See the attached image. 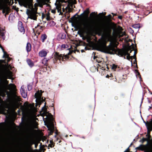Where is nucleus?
I'll list each match as a JSON object with an SVG mask.
<instances>
[{"mask_svg":"<svg viewBox=\"0 0 152 152\" xmlns=\"http://www.w3.org/2000/svg\"><path fill=\"white\" fill-rule=\"evenodd\" d=\"M106 41L105 39H103L96 44L94 45L95 48L97 50L104 53L114 54L117 52V50L115 48L116 45L114 42H110L107 46H106Z\"/></svg>","mask_w":152,"mask_h":152,"instance_id":"1","label":"nucleus"},{"mask_svg":"<svg viewBox=\"0 0 152 152\" xmlns=\"http://www.w3.org/2000/svg\"><path fill=\"white\" fill-rule=\"evenodd\" d=\"M131 66H132V60L131 61Z\"/></svg>","mask_w":152,"mask_h":152,"instance_id":"46","label":"nucleus"},{"mask_svg":"<svg viewBox=\"0 0 152 152\" xmlns=\"http://www.w3.org/2000/svg\"><path fill=\"white\" fill-rule=\"evenodd\" d=\"M77 26L79 29L86 34L88 33L94 29L93 26L86 20L82 21L77 23Z\"/></svg>","mask_w":152,"mask_h":152,"instance_id":"2","label":"nucleus"},{"mask_svg":"<svg viewBox=\"0 0 152 152\" xmlns=\"http://www.w3.org/2000/svg\"><path fill=\"white\" fill-rule=\"evenodd\" d=\"M95 58H96L95 56H94V59H95Z\"/></svg>","mask_w":152,"mask_h":152,"instance_id":"48","label":"nucleus"},{"mask_svg":"<svg viewBox=\"0 0 152 152\" xmlns=\"http://www.w3.org/2000/svg\"><path fill=\"white\" fill-rule=\"evenodd\" d=\"M18 29L19 31L22 33H24L25 32V30L24 28L22 26V23L21 22L19 21L18 23Z\"/></svg>","mask_w":152,"mask_h":152,"instance_id":"9","label":"nucleus"},{"mask_svg":"<svg viewBox=\"0 0 152 152\" xmlns=\"http://www.w3.org/2000/svg\"><path fill=\"white\" fill-rule=\"evenodd\" d=\"M36 13L37 12L35 11L34 10L31 11L30 12L29 16H28V18L33 19L34 20H36Z\"/></svg>","mask_w":152,"mask_h":152,"instance_id":"7","label":"nucleus"},{"mask_svg":"<svg viewBox=\"0 0 152 152\" xmlns=\"http://www.w3.org/2000/svg\"><path fill=\"white\" fill-rule=\"evenodd\" d=\"M111 37V36L110 34V32H109V31L107 32V33L105 37H106V38L107 37Z\"/></svg>","mask_w":152,"mask_h":152,"instance_id":"29","label":"nucleus"},{"mask_svg":"<svg viewBox=\"0 0 152 152\" xmlns=\"http://www.w3.org/2000/svg\"><path fill=\"white\" fill-rule=\"evenodd\" d=\"M42 93L41 90L38 91L34 94V96L36 98L35 101L36 102V104L35 105L36 106H37V104L40 105L42 102L44 101L45 98L43 99V97H42Z\"/></svg>","mask_w":152,"mask_h":152,"instance_id":"4","label":"nucleus"},{"mask_svg":"<svg viewBox=\"0 0 152 152\" xmlns=\"http://www.w3.org/2000/svg\"><path fill=\"white\" fill-rule=\"evenodd\" d=\"M12 76V72L8 70H6L3 71L0 69V80L3 79L4 83H7V82L6 79L7 78H10Z\"/></svg>","mask_w":152,"mask_h":152,"instance_id":"3","label":"nucleus"},{"mask_svg":"<svg viewBox=\"0 0 152 152\" xmlns=\"http://www.w3.org/2000/svg\"><path fill=\"white\" fill-rule=\"evenodd\" d=\"M22 4H29V0H22Z\"/></svg>","mask_w":152,"mask_h":152,"instance_id":"22","label":"nucleus"},{"mask_svg":"<svg viewBox=\"0 0 152 152\" xmlns=\"http://www.w3.org/2000/svg\"><path fill=\"white\" fill-rule=\"evenodd\" d=\"M46 61V59L45 58H44L43 59V60H42V64H43L44 65H45L46 64V62H45V63H44V61Z\"/></svg>","mask_w":152,"mask_h":152,"instance_id":"35","label":"nucleus"},{"mask_svg":"<svg viewBox=\"0 0 152 152\" xmlns=\"http://www.w3.org/2000/svg\"><path fill=\"white\" fill-rule=\"evenodd\" d=\"M46 116H47V115H48H48H47V114H46Z\"/></svg>","mask_w":152,"mask_h":152,"instance_id":"54","label":"nucleus"},{"mask_svg":"<svg viewBox=\"0 0 152 152\" xmlns=\"http://www.w3.org/2000/svg\"><path fill=\"white\" fill-rule=\"evenodd\" d=\"M146 136H148V138L149 139V137H150V135H147V134L146 135Z\"/></svg>","mask_w":152,"mask_h":152,"instance_id":"42","label":"nucleus"},{"mask_svg":"<svg viewBox=\"0 0 152 152\" xmlns=\"http://www.w3.org/2000/svg\"><path fill=\"white\" fill-rule=\"evenodd\" d=\"M56 58L59 60H60L61 58H63L62 55L61 54H59L58 53H56L54 55Z\"/></svg>","mask_w":152,"mask_h":152,"instance_id":"18","label":"nucleus"},{"mask_svg":"<svg viewBox=\"0 0 152 152\" xmlns=\"http://www.w3.org/2000/svg\"><path fill=\"white\" fill-rule=\"evenodd\" d=\"M66 36L65 33H60L58 36V38L59 39H65Z\"/></svg>","mask_w":152,"mask_h":152,"instance_id":"12","label":"nucleus"},{"mask_svg":"<svg viewBox=\"0 0 152 152\" xmlns=\"http://www.w3.org/2000/svg\"><path fill=\"white\" fill-rule=\"evenodd\" d=\"M23 5L24 7H25L26 8H27V6L29 4H23Z\"/></svg>","mask_w":152,"mask_h":152,"instance_id":"36","label":"nucleus"},{"mask_svg":"<svg viewBox=\"0 0 152 152\" xmlns=\"http://www.w3.org/2000/svg\"><path fill=\"white\" fill-rule=\"evenodd\" d=\"M147 129L150 130H152V120L147 124H146Z\"/></svg>","mask_w":152,"mask_h":152,"instance_id":"13","label":"nucleus"},{"mask_svg":"<svg viewBox=\"0 0 152 152\" xmlns=\"http://www.w3.org/2000/svg\"><path fill=\"white\" fill-rule=\"evenodd\" d=\"M0 47L1 48L4 54L3 56V58H7V62H8L10 60V58H9L8 55L7 53L4 51V49L2 48V47L0 45Z\"/></svg>","mask_w":152,"mask_h":152,"instance_id":"14","label":"nucleus"},{"mask_svg":"<svg viewBox=\"0 0 152 152\" xmlns=\"http://www.w3.org/2000/svg\"><path fill=\"white\" fill-rule=\"evenodd\" d=\"M133 57L132 56H130L129 53H127V56L126 57V59L128 60H129L130 58H132Z\"/></svg>","mask_w":152,"mask_h":152,"instance_id":"28","label":"nucleus"},{"mask_svg":"<svg viewBox=\"0 0 152 152\" xmlns=\"http://www.w3.org/2000/svg\"><path fill=\"white\" fill-rule=\"evenodd\" d=\"M135 72L137 73L138 75L139 74V73L138 72H137V71L136 70H135Z\"/></svg>","mask_w":152,"mask_h":152,"instance_id":"45","label":"nucleus"},{"mask_svg":"<svg viewBox=\"0 0 152 152\" xmlns=\"http://www.w3.org/2000/svg\"><path fill=\"white\" fill-rule=\"evenodd\" d=\"M26 111L29 114H32L36 112L37 110L34 106V104H28L26 103L25 105Z\"/></svg>","mask_w":152,"mask_h":152,"instance_id":"5","label":"nucleus"},{"mask_svg":"<svg viewBox=\"0 0 152 152\" xmlns=\"http://www.w3.org/2000/svg\"><path fill=\"white\" fill-rule=\"evenodd\" d=\"M118 53L119 55L122 56L124 55V52L123 51L121 50H118Z\"/></svg>","mask_w":152,"mask_h":152,"instance_id":"24","label":"nucleus"},{"mask_svg":"<svg viewBox=\"0 0 152 152\" xmlns=\"http://www.w3.org/2000/svg\"><path fill=\"white\" fill-rule=\"evenodd\" d=\"M47 127L50 130V132L49 133V135H50L52 134L54 130V127L53 124L51 123L50 124L47 125Z\"/></svg>","mask_w":152,"mask_h":152,"instance_id":"10","label":"nucleus"},{"mask_svg":"<svg viewBox=\"0 0 152 152\" xmlns=\"http://www.w3.org/2000/svg\"><path fill=\"white\" fill-rule=\"evenodd\" d=\"M56 9L57 10L58 12L59 13V15H60L62 13L61 12V7L60 5H56Z\"/></svg>","mask_w":152,"mask_h":152,"instance_id":"19","label":"nucleus"},{"mask_svg":"<svg viewBox=\"0 0 152 152\" xmlns=\"http://www.w3.org/2000/svg\"><path fill=\"white\" fill-rule=\"evenodd\" d=\"M116 66L114 64H113V66L112 67V69H114L116 68Z\"/></svg>","mask_w":152,"mask_h":152,"instance_id":"34","label":"nucleus"},{"mask_svg":"<svg viewBox=\"0 0 152 152\" xmlns=\"http://www.w3.org/2000/svg\"><path fill=\"white\" fill-rule=\"evenodd\" d=\"M39 55L41 57H45L47 54V51L42 50L39 52Z\"/></svg>","mask_w":152,"mask_h":152,"instance_id":"11","label":"nucleus"},{"mask_svg":"<svg viewBox=\"0 0 152 152\" xmlns=\"http://www.w3.org/2000/svg\"><path fill=\"white\" fill-rule=\"evenodd\" d=\"M52 115L50 113H48V115H47V118H49L50 120H52Z\"/></svg>","mask_w":152,"mask_h":152,"instance_id":"27","label":"nucleus"},{"mask_svg":"<svg viewBox=\"0 0 152 152\" xmlns=\"http://www.w3.org/2000/svg\"><path fill=\"white\" fill-rule=\"evenodd\" d=\"M84 12L85 13L88 14L89 13V9H87L86 10H85Z\"/></svg>","mask_w":152,"mask_h":152,"instance_id":"33","label":"nucleus"},{"mask_svg":"<svg viewBox=\"0 0 152 152\" xmlns=\"http://www.w3.org/2000/svg\"><path fill=\"white\" fill-rule=\"evenodd\" d=\"M20 92L21 95L24 98H26L27 96V93L26 92L23 86H22L20 89Z\"/></svg>","mask_w":152,"mask_h":152,"instance_id":"8","label":"nucleus"},{"mask_svg":"<svg viewBox=\"0 0 152 152\" xmlns=\"http://www.w3.org/2000/svg\"><path fill=\"white\" fill-rule=\"evenodd\" d=\"M144 152H152V148L150 149H147Z\"/></svg>","mask_w":152,"mask_h":152,"instance_id":"31","label":"nucleus"},{"mask_svg":"<svg viewBox=\"0 0 152 152\" xmlns=\"http://www.w3.org/2000/svg\"><path fill=\"white\" fill-rule=\"evenodd\" d=\"M65 58H68V56L67 55H65Z\"/></svg>","mask_w":152,"mask_h":152,"instance_id":"44","label":"nucleus"},{"mask_svg":"<svg viewBox=\"0 0 152 152\" xmlns=\"http://www.w3.org/2000/svg\"><path fill=\"white\" fill-rule=\"evenodd\" d=\"M95 15V12H92L90 14V16L92 18L94 17Z\"/></svg>","mask_w":152,"mask_h":152,"instance_id":"30","label":"nucleus"},{"mask_svg":"<svg viewBox=\"0 0 152 152\" xmlns=\"http://www.w3.org/2000/svg\"><path fill=\"white\" fill-rule=\"evenodd\" d=\"M149 108H151V107H149Z\"/></svg>","mask_w":152,"mask_h":152,"instance_id":"50","label":"nucleus"},{"mask_svg":"<svg viewBox=\"0 0 152 152\" xmlns=\"http://www.w3.org/2000/svg\"><path fill=\"white\" fill-rule=\"evenodd\" d=\"M37 144H35V148H37Z\"/></svg>","mask_w":152,"mask_h":152,"instance_id":"40","label":"nucleus"},{"mask_svg":"<svg viewBox=\"0 0 152 152\" xmlns=\"http://www.w3.org/2000/svg\"><path fill=\"white\" fill-rule=\"evenodd\" d=\"M51 12L52 13H55L56 12L55 10H51Z\"/></svg>","mask_w":152,"mask_h":152,"instance_id":"37","label":"nucleus"},{"mask_svg":"<svg viewBox=\"0 0 152 152\" xmlns=\"http://www.w3.org/2000/svg\"><path fill=\"white\" fill-rule=\"evenodd\" d=\"M13 99L15 101H19L20 100V97L16 94L14 95Z\"/></svg>","mask_w":152,"mask_h":152,"instance_id":"17","label":"nucleus"},{"mask_svg":"<svg viewBox=\"0 0 152 152\" xmlns=\"http://www.w3.org/2000/svg\"><path fill=\"white\" fill-rule=\"evenodd\" d=\"M8 88L10 90H14L15 88V86L13 84H10L8 86Z\"/></svg>","mask_w":152,"mask_h":152,"instance_id":"16","label":"nucleus"},{"mask_svg":"<svg viewBox=\"0 0 152 152\" xmlns=\"http://www.w3.org/2000/svg\"><path fill=\"white\" fill-rule=\"evenodd\" d=\"M31 45L29 43H27L26 49L27 52L30 51L31 50Z\"/></svg>","mask_w":152,"mask_h":152,"instance_id":"15","label":"nucleus"},{"mask_svg":"<svg viewBox=\"0 0 152 152\" xmlns=\"http://www.w3.org/2000/svg\"><path fill=\"white\" fill-rule=\"evenodd\" d=\"M47 36L45 34H43L41 36V39L42 42H43L45 40Z\"/></svg>","mask_w":152,"mask_h":152,"instance_id":"21","label":"nucleus"},{"mask_svg":"<svg viewBox=\"0 0 152 152\" xmlns=\"http://www.w3.org/2000/svg\"><path fill=\"white\" fill-rule=\"evenodd\" d=\"M118 18L120 19H121L122 18V16H119L118 17Z\"/></svg>","mask_w":152,"mask_h":152,"instance_id":"39","label":"nucleus"},{"mask_svg":"<svg viewBox=\"0 0 152 152\" xmlns=\"http://www.w3.org/2000/svg\"><path fill=\"white\" fill-rule=\"evenodd\" d=\"M83 13L81 14V15H82L83 14Z\"/></svg>","mask_w":152,"mask_h":152,"instance_id":"52","label":"nucleus"},{"mask_svg":"<svg viewBox=\"0 0 152 152\" xmlns=\"http://www.w3.org/2000/svg\"><path fill=\"white\" fill-rule=\"evenodd\" d=\"M134 58L135 59L134 63H135L136 64V56H134ZM136 65H137L136 64Z\"/></svg>","mask_w":152,"mask_h":152,"instance_id":"38","label":"nucleus"},{"mask_svg":"<svg viewBox=\"0 0 152 152\" xmlns=\"http://www.w3.org/2000/svg\"><path fill=\"white\" fill-rule=\"evenodd\" d=\"M122 28L120 27H118V29L116 30L113 34V36L115 37H120L124 35V33L121 32Z\"/></svg>","mask_w":152,"mask_h":152,"instance_id":"6","label":"nucleus"},{"mask_svg":"<svg viewBox=\"0 0 152 152\" xmlns=\"http://www.w3.org/2000/svg\"><path fill=\"white\" fill-rule=\"evenodd\" d=\"M111 16L110 15H108V17H109V18H110L111 17Z\"/></svg>","mask_w":152,"mask_h":152,"instance_id":"43","label":"nucleus"},{"mask_svg":"<svg viewBox=\"0 0 152 152\" xmlns=\"http://www.w3.org/2000/svg\"><path fill=\"white\" fill-rule=\"evenodd\" d=\"M45 111H46V110H45V111H44V113H45V112H46Z\"/></svg>","mask_w":152,"mask_h":152,"instance_id":"53","label":"nucleus"},{"mask_svg":"<svg viewBox=\"0 0 152 152\" xmlns=\"http://www.w3.org/2000/svg\"><path fill=\"white\" fill-rule=\"evenodd\" d=\"M31 127L33 128H36V125L37 123L35 122H34L32 123L31 124Z\"/></svg>","mask_w":152,"mask_h":152,"instance_id":"23","label":"nucleus"},{"mask_svg":"<svg viewBox=\"0 0 152 152\" xmlns=\"http://www.w3.org/2000/svg\"><path fill=\"white\" fill-rule=\"evenodd\" d=\"M28 9H27V12H26V13L28 15Z\"/></svg>","mask_w":152,"mask_h":152,"instance_id":"41","label":"nucleus"},{"mask_svg":"<svg viewBox=\"0 0 152 152\" xmlns=\"http://www.w3.org/2000/svg\"><path fill=\"white\" fill-rule=\"evenodd\" d=\"M132 51V50H131L130 51V53Z\"/></svg>","mask_w":152,"mask_h":152,"instance_id":"51","label":"nucleus"},{"mask_svg":"<svg viewBox=\"0 0 152 152\" xmlns=\"http://www.w3.org/2000/svg\"><path fill=\"white\" fill-rule=\"evenodd\" d=\"M27 62L28 64L30 66H32L33 65V63L31 62V60L29 59L27 60Z\"/></svg>","mask_w":152,"mask_h":152,"instance_id":"20","label":"nucleus"},{"mask_svg":"<svg viewBox=\"0 0 152 152\" xmlns=\"http://www.w3.org/2000/svg\"><path fill=\"white\" fill-rule=\"evenodd\" d=\"M130 48H131L130 47H129L127 49V51H124V55H127V53H128V52Z\"/></svg>","mask_w":152,"mask_h":152,"instance_id":"26","label":"nucleus"},{"mask_svg":"<svg viewBox=\"0 0 152 152\" xmlns=\"http://www.w3.org/2000/svg\"><path fill=\"white\" fill-rule=\"evenodd\" d=\"M132 27L135 28H140V25L139 24H136L133 25Z\"/></svg>","mask_w":152,"mask_h":152,"instance_id":"25","label":"nucleus"},{"mask_svg":"<svg viewBox=\"0 0 152 152\" xmlns=\"http://www.w3.org/2000/svg\"><path fill=\"white\" fill-rule=\"evenodd\" d=\"M135 53H135V51H134V56L133 57H134V56H134V55H135Z\"/></svg>","mask_w":152,"mask_h":152,"instance_id":"47","label":"nucleus"},{"mask_svg":"<svg viewBox=\"0 0 152 152\" xmlns=\"http://www.w3.org/2000/svg\"><path fill=\"white\" fill-rule=\"evenodd\" d=\"M105 18H107V16H105Z\"/></svg>","mask_w":152,"mask_h":152,"instance_id":"55","label":"nucleus"},{"mask_svg":"<svg viewBox=\"0 0 152 152\" xmlns=\"http://www.w3.org/2000/svg\"><path fill=\"white\" fill-rule=\"evenodd\" d=\"M143 141H144L145 140H146V139H145V138H143Z\"/></svg>","mask_w":152,"mask_h":152,"instance_id":"49","label":"nucleus"},{"mask_svg":"<svg viewBox=\"0 0 152 152\" xmlns=\"http://www.w3.org/2000/svg\"><path fill=\"white\" fill-rule=\"evenodd\" d=\"M145 146L142 145L141 146V150H144L145 149Z\"/></svg>","mask_w":152,"mask_h":152,"instance_id":"32","label":"nucleus"}]
</instances>
